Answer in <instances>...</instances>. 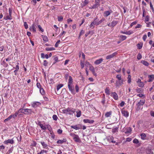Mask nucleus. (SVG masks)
<instances>
[{"instance_id":"1","label":"nucleus","mask_w":154,"mask_h":154,"mask_svg":"<svg viewBox=\"0 0 154 154\" xmlns=\"http://www.w3.org/2000/svg\"><path fill=\"white\" fill-rule=\"evenodd\" d=\"M73 82V80L72 77L71 76H69L68 83V87L69 90L72 93H73L74 92V86L72 85Z\"/></svg>"},{"instance_id":"2","label":"nucleus","mask_w":154,"mask_h":154,"mask_svg":"<svg viewBox=\"0 0 154 154\" xmlns=\"http://www.w3.org/2000/svg\"><path fill=\"white\" fill-rule=\"evenodd\" d=\"M63 113L69 115L73 114L75 111V109L71 108H68L62 110Z\"/></svg>"},{"instance_id":"3","label":"nucleus","mask_w":154,"mask_h":154,"mask_svg":"<svg viewBox=\"0 0 154 154\" xmlns=\"http://www.w3.org/2000/svg\"><path fill=\"white\" fill-rule=\"evenodd\" d=\"M18 112L19 113H23L26 115H29L32 113V111L31 109H20L18 110Z\"/></svg>"},{"instance_id":"4","label":"nucleus","mask_w":154,"mask_h":154,"mask_svg":"<svg viewBox=\"0 0 154 154\" xmlns=\"http://www.w3.org/2000/svg\"><path fill=\"white\" fill-rule=\"evenodd\" d=\"M3 143L4 144L6 145H8V143L13 144L14 143V141L13 138L12 139H8L5 141Z\"/></svg>"},{"instance_id":"5","label":"nucleus","mask_w":154,"mask_h":154,"mask_svg":"<svg viewBox=\"0 0 154 154\" xmlns=\"http://www.w3.org/2000/svg\"><path fill=\"white\" fill-rule=\"evenodd\" d=\"M117 54V52H115L107 56L106 57V59L108 60L113 58L114 57L116 56Z\"/></svg>"},{"instance_id":"6","label":"nucleus","mask_w":154,"mask_h":154,"mask_svg":"<svg viewBox=\"0 0 154 154\" xmlns=\"http://www.w3.org/2000/svg\"><path fill=\"white\" fill-rule=\"evenodd\" d=\"M123 84L122 80H118L116 81L115 83L116 86V87H119Z\"/></svg>"},{"instance_id":"7","label":"nucleus","mask_w":154,"mask_h":154,"mask_svg":"<svg viewBox=\"0 0 154 154\" xmlns=\"http://www.w3.org/2000/svg\"><path fill=\"white\" fill-rule=\"evenodd\" d=\"M111 96L113 97V98L116 100L118 99V97L117 94L115 92H112L111 93Z\"/></svg>"},{"instance_id":"8","label":"nucleus","mask_w":154,"mask_h":154,"mask_svg":"<svg viewBox=\"0 0 154 154\" xmlns=\"http://www.w3.org/2000/svg\"><path fill=\"white\" fill-rule=\"evenodd\" d=\"M122 113L124 116L127 117L129 116V113L127 111H125L123 109L122 110Z\"/></svg>"},{"instance_id":"9","label":"nucleus","mask_w":154,"mask_h":154,"mask_svg":"<svg viewBox=\"0 0 154 154\" xmlns=\"http://www.w3.org/2000/svg\"><path fill=\"white\" fill-rule=\"evenodd\" d=\"M99 20L97 19V18H95L94 20V21L92 22L90 24V27H92V26H93L94 25H96V26H97V22Z\"/></svg>"},{"instance_id":"10","label":"nucleus","mask_w":154,"mask_h":154,"mask_svg":"<svg viewBox=\"0 0 154 154\" xmlns=\"http://www.w3.org/2000/svg\"><path fill=\"white\" fill-rule=\"evenodd\" d=\"M131 128L130 127L126 128L124 130L126 134L131 133Z\"/></svg>"},{"instance_id":"11","label":"nucleus","mask_w":154,"mask_h":154,"mask_svg":"<svg viewBox=\"0 0 154 154\" xmlns=\"http://www.w3.org/2000/svg\"><path fill=\"white\" fill-rule=\"evenodd\" d=\"M112 12V11L111 10L110 11H105L104 13L103 14L104 15V16L105 17H107L108 16L110 15L111 13Z\"/></svg>"},{"instance_id":"12","label":"nucleus","mask_w":154,"mask_h":154,"mask_svg":"<svg viewBox=\"0 0 154 154\" xmlns=\"http://www.w3.org/2000/svg\"><path fill=\"white\" fill-rule=\"evenodd\" d=\"M29 29L31 31H32L34 32H36V30L35 27V23H33L32 26L30 27Z\"/></svg>"},{"instance_id":"13","label":"nucleus","mask_w":154,"mask_h":154,"mask_svg":"<svg viewBox=\"0 0 154 154\" xmlns=\"http://www.w3.org/2000/svg\"><path fill=\"white\" fill-rule=\"evenodd\" d=\"M95 2V4L93 5V6L91 7H89V8L90 9H94L96 8H97L98 6H99L100 5V4H98V2H97V1H96V2Z\"/></svg>"},{"instance_id":"14","label":"nucleus","mask_w":154,"mask_h":154,"mask_svg":"<svg viewBox=\"0 0 154 154\" xmlns=\"http://www.w3.org/2000/svg\"><path fill=\"white\" fill-rule=\"evenodd\" d=\"M103 60L102 58L97 60L94 62V64L96 65H98L101 63Z\"/></svg>"},{"instance_id":"15","label":"nucleus","mask_w":154,"mask_h":154,"mask_svg":"<svg viewBox=\"0 0 154 154\" xmlns=\"http://www.w3.org/2000/svg\"><path fill=\"white\" fill-rule=\"evenodd\" d=\"M41 103L40 102H33L32 104V106L33 107H36L37 106L40 105Z\"/></svg>"},{"instance_id":"16","label":"nucleus","mask_w":154,"mask_h":154,"mask_svg":"<svg viewBox=\"0 0 154 154\" xmlns=\"http://www.w3.org/2000/svg\"><path fill=\"white\" fill-rule=\"evenodd\" d=\"M83 122L85 123H88L92 124L94 122V121L93 120H90L88 119H84L83 120Z\"/></svg>"},{"instance_id":"17","label":"nucleus","mask_w":154,"mask_h":154,"mask_svg":"<svg viewBox=\"0 0 154 154\" xmlns=\"http://www.w3.org/2000/svg\"><path fill=\"white\" fill-rule=\"evenodd\" d=\"M66 140L65 138L63 139L62 140H59L57 141V144H62L63 143L66 142Z\"/></svg>"},{"instance_id":"18","label":"nucleus","mask_w":154,"mask_h":154,"mask_svg":"<svg viewBox=\"0 0 154 154\" xmlns=\"http://www.w3.org/2000/svg\"><path fill=\"white\" fill-rule=\"evenodd\" d=\"M73 139L74 141L76 142H80V141L79 136L77 135H76V136H75Z\"/></svg>"},{"instance_id":"19","label":"nucleus","mask_w":154,"mask_h":154,"mask_svg":"<svg viewBox=\"0 0 154 154\" xmlns=\"http://www.w3.org/2000/svg\"><path fill=\"white\" fill-rule=\"evenodd\" d=\"M88 2H89L88 0H85L84 2L81 4L82 7L83 8V7L85 6L88 4Z\"/></svg>"},{"instance_id":"20","label":"nucleus","mask_w":154,"mask_h":154,"mask_svg":"<svg viewBox=\"0 0 154 154\" xmlns=\"http://www.w3.org/2000/svg\"><path fill=\"white\" fill-rule=\"evenodd\" d=\"M121 32L122 33L126 34L127 35H130L131 34L133 33L132 32H131L130 31H126V32H123L122 31Z\"/></svg>"},{"instance_id":"21","label":"nucleus","mask_w":154,"mask_h":154,"mask_svg":"<svg viewBox=\"0 0 154 154\" xmlns=\"http://www.w3.org/2000/svg\"><path fill=\"white\" fill-rule=\"evenodd\" d=\"M112 112L111 111H110L109 112H107L105 114V116L106 117H108L112 114Z\"/></svg>"},{"instance_id":"22","label":"nucleus","mask_w":154,"mask_h":154,"mask_svg":"<svg viewBox=\"0 0 154 154\" xmlns=\"http://www.w3.org/2000/svg\"><path fill=\"white\" fill-rule=\"evenodd\" d=\"M141 63L146 66H148L149 65V63L147 62L144 60H141Z\"/></svg>"},{"instance_id":"23","label":"nucleus","mask_w":154,"mask_h":154,"mask_svg":"<svg viewBox=\"0 0 154 154\" xmlns=\"http://www.w3.org/2000/svg\"><path fill=\"white\" fill-rule=\"evenodd\" d=\"M140 135L142 139L143 140H144L146 139L145 137L146 136V135L145 133H142L140 134Z\"/></svg>"},{"instance_id":"24","label":"nucleus","mask_w":154,"mask_h":154,"mask_svg":"<svg viewBox=\"0 0 154 154\" xmlns=\"http://www.w3.org/2000/svg\"><path fill=\"white\" fill-rule=\"evenodd\" d=\"M71 127L72 128H73L76 130H79L81 128V127H77V125H75L74 126H71Z\"/></svg>"},{"instance_id":"25","label":"nucleus","mask_w":154,"mask_h":154,"mask_svg":"<svg viewBox=\"0 0 154 154\" xmlns=\"http://www.w3.org/2000/svg\"><path fill=\"white\" fill-rule=\"evenodd\" d=\"M90 65V70L93 73H94L95 70L94 67L92 66L91 65Z\"/></svg>"},{"instance_id":"26","label":"nucleus","mask_w":154,"mask_h":154,"mask_svg":"<svg viewBox=\"0 0 154 154\" xmlns=\"http://www.w3.org/2000/svg\"><path fill=\"white\" fill-rule=\"evenodd\" d=\"M11 15L9 14L7 16L5 17H4V19L5 20H10L12 19Z\"/></svg>"},{"instance_id":"27","label":"nucleus","mask_w":154,"mask_h":154,"mask_svg":"<svg viewBox=\"0 0 154 154\" xmlns=\"http://www.w3.org/2000/svg\"><path fill=\"white\" fill-rule=\"evenodd\" d=\"M137 47L139 49H140L142 48L143 46V44L142 43H138L137 45Z\"/></svg>"},{"instance_id":"28","label":"nucleus","mask_w":154,"mask_h":154,"mask_svg":"<svg viewBox=\"0 0 154 154\" xmlns=\"http://www.w3.org/2000/svg\"><path fill=\"white\" fill-rule=\"evenodd\" d=\"M118 23V22L116 21H113L111 23V24L112 25V27H114L115 26H116L117 23Z\"/></svg>"},{"instance_id":"29","label":"nucleus","mask_w":154,"mask_h":154,"mask_svg":"<svg viewBox=\"0 0 154 154\" xmlns=\"http://www.w3.org/2000/svg\"><path fill=\"white\" fill-rule=\"evenodd\" d=\"M41 143L43 146V148H46L47 147V145L44 142H41Z\"/></svg>"},{"instance_id":"30","label":"nucleus","mask_w":154,"mask_h":154,"mask_svg":"<svg viewBox=\"0 0 154 154\" xmlns=\"http://www.w3.org/2000/svg\"><path fill=\"white\" fill-rule=\"evenodd\" d=\"M42 38L43 40L45 42H47L48 41V38L45 35H42Z\"/></svg>"},{"instance_id":"31","label":"nucleus","mask_w":154,"mask_h":154,"mask_svg":"<svg viewBox=\"0 0 154 154\" xmlns=\"http://www.w3.org/2000/svg\"><path fill=\"white\" fill-rule=\"evenodd\" d=\"M55 50V48L53 47H51V48H47L45 50L46 51H53Z\"/></svg>"},{"instance_id":"32","label":"nucleus","mask_w":154,"mask_h":154,"mask_svg":"<svg viewBox=\"0 0 154 154\" xmlns=\"http://www.w3.org/2000/svg\"><path fill=\"white\" fill-rule=\"evenodd\" d=\"M105 20V19L104 18H102L101 20L99 21H98L97 23V25H99L100 23H101L103 22Z\"/></svg>"},{"instance_id":"33","label":"nucleus","mask_w":154,"mask_h":154,"mask_svg":"<svg viewBox=\"0 0 154 154\" xmlns=\"http://www.w3.org/2000/svg\"><path fill=\"white\" fill-rule=\"evenodd\" d=\"M63 86V85L62 84H61L60 85H58L57 87V91H58Z\"/></svg>"},{"instance_id":"34","label":"nucleus","mask_w":154,"mask_h":154,"mask_svg":"<svg viewBox=\"0 0 154 154\" xmlns=\"http://www.w3.org/2000/svg\"><path fill=\"white\" fill-rule=\"evenodd\" d=\"M116 78L118 79V80H122L121 75L120 74H118L116 76Z\"/></svg>"},{"instance_id":"35","label":"nucleus","mask_w":154,"mask_h":154,"mask_svg":"<svg viewBox=\"0 0 154 154\" xmlns=\"http://www.w3.org/2000/svg\"><path fill=\"white\" fill-rule=\"evenodd\" d=\"M120 37L121 38V39L122 41H123V40H125V39H126V38H127L126 36L123 35H121L120 36Z\"/></svg>"},{"instance_id":"36","label":"nucleus","mask_w":154,"mask_h":154,"mask_svg":"<svg viewBox=\"0 0 154 154\" xmlns=\"http://www.w3.org/2000/svg\"><path fill=\"white\" fill-rule=\"evenodd\" d=\"M142 105L141 104V103L140 102H138L137 104V109L139 110L140 108V106Z\"/></svg>"},{"instance_id":"37","label":"nucleus","mask_w":154,"mask_h":154,"mask_svg":"<svg viewBox=\"0 0 154 154\" xmlns=\"http://www.w3.org/2000/svg\"><path fill=\"white\" fill-rule=\"evenodd\" d=\"M118 129V128L117 127L112 129V132L113 133H114L117 132Z\"/></svg>"},{"instance_id":"38","label":"nucleus","mask_w":154,"mask_h":154,"mask_svg":"<svg viewBox=\"0 0 154 154\" xmlns=\"http://www.w3.org/2000/svg\"><path fill=\"white\" fill-rule=\"evenodd\" d=\"M81 115V111L79 110L78 112L77 111L76 116L77 117H79Z\"/></svg>"},{"instance_id":"39","label":"nucleus","mask_w":154,"mask_h":154,"mask_svg":"<svg viewBox=\"0 0 154 154\" xmlns=\"http://www.w3.org/2000/svg\"><path fill=\"white\" fill-rule=\"evenodd\" d=\"M40 89V91L42 94H44L45 93V91L43 88H41Z\"/></svg>"},{"instance_id":"40","label":"nucleus","mask_w":154,"mask_h":154,"mask_svg":"<svg viewBox=\"0 0 154 154\" xmlns=\"http://www.w3.org/2000/svg\"><path fill=\"white\" fill-rule=\"evenodd\" d=\"M12 115H10L8 118L5 119V120L4 122H5L6 121H8L10 120L12 118Z\"/></svg>"},{"instance_id":"41","label":"nucleus","mask_w":154,"mask_h":154,"mask_svg":"<svg viewBox=\"0 0 154 154\" xmlns=\"http://www.w3.org/2000/svg\"><path fill=\"white\" fill-rule=\"evenodd\" d=\"M138 84V86L139 87H143L144 85V84L143 83V82H140V83H139Z\"/></svg>"},{"instance_id":"42","label":"nucleus","mask_w":154,"mask_h":154,"mask_svg":"<svg viewBox=\"0 0 154 154\" xmlns=\"http://www.w3.org/2000/svg\"><path fill=\"white\" fill-rule=\"evenodd\" d=\"M105 93L109 95V89L107 88H106L105 90Z\"/></svg>"},{"instance_id":"43","label":"nucleus","mask_w":154,"mask_h":154,"mask_svg":"<svg viewBox=\"0 0 154 154\" xmlns=\"http://www.w3.org/2000/svg\"><path fill=\"white\" fill-rule=\"evenodd\" d=\"M19 113V112H18V111L17 112H16L13 115H12V117L14 118H15V117H16L17 115H18V113Z\"/></svg>"},{"instance_id":"44","label":"nucleus","mask_w":154,"mask_h":154,"mask_svg":"<svg viewBox=\"0 0 154 154\" xmlns=\"http://www.w3.org/2000/svg\"><path fill=\"white\" fill-rule=\"evenodd\" d=\"M58 21H61L63 20V17L62 16H60L58 18Z\"/></svg>"},{"instance_id":"45","label":"nucleus","mask_w":154,"mask_h":154,"mask_svg":"<svg viewBox=\"0 0 154 154\" xmlns=\"http://www.w3.org/2000/svg\"><path fill=\"white\" fill-rule=\"evenodd\" d=\"M40 126L42 129L43 130H45L46 129V128L45 126L43 125H40Z\"/></svg>"},{"instance_id":"46","label":"nucleus","mask_w":154,"mask_h":154,"mask_svg":"<svg viewBox=\"0 0 154 154\" xmlns=\"http://www.w3.org/2000/svg\"><path fill=\"white\" fill-rule=\"evenodd\" d=\"M142 57L141 54L139 53L137 56V58L138 60H139L142 58Z\"/></svg>"},{"instance_id":"47","label":"nucleus","mask_w":154,"mask_h":154,"mask_svg":"<svg viewBox=\"0 0 154 154\" xmlns=\"http://www.w3.org/2000/svg\"><path fill=\"white\" fill-rule=\"evenodd\" d=\"M38 27L39 29V30L41 31L42 32H44V29L42 28L41 26L40 25H38Z\"/></svg>"},{"instance_id":"48","label":"nucleus","mask_w":154,"mask_h":154,"mask_svg":"<svg viewBox=\"0 0 154 154\" xmlns=\"http://www.w3.org/2000/svg\"><path fill=\"white\" fill-rule=\"evenodd\" d=\"M85 33V31H84L83 30H82L81 32H80V34L79 35V38H80V36L83 34Z\"/></svg>"},{"instance_id":"49","label":"nucleus","mask_w":154,"mask_h":154,"mask_svg":"<svg viewBox=\"0 0 154 154\" xmlns=\"http://www.w3.org/2000/svg\"><path fill=\"white\" fill-rule=\"evenodd\" d=\"M133 142L136 144H137L139 143V141L138 140L135 138L133 140Z\"/></svg>"},{"instance_id":"50","label":"nucleus","mask_w":154,"mask_h":154,"mask_svg":"<svg viewBox=\"0 0 154 154\" xmlns=\"http://www.w3.org/2000/svg\"><path fill=\"white\" fill-rule=\"evenodd\" d=\"M150 5L151 8L152 10V11L153 12H154V9L153 8V5L152 4V3L151 2H150Z\"/></svg>"},{"instance_id":"51","label":"nucleus","mask_w":154,"mask_h":154,"mask_svg":"<svg viewBox=\"0 0 154 154\" xmlns=\"http://www.w3.org/2000/svg\"><path fill=\"white\" fill-rule=\"evenodd\" d=\"M60 42V40H58L57 42L56 43L55 46V47L57 48L58 46V44Z\"/></svg>"},{"instance_id":"52","label":"nucleus","mask_w":154,"mask_h":154,"mask_svg":"<svg viewBox=\"0 0 154 154\" xmlns=\"http://www.w3.org/2000/svg\"><path fill=\"white\" fill-rule=\"evenodd\" d=\"M47 152V151L44 150H41V152L38 153L37 154H42L44 153V152L46 153Z\"/></svg>"},{"instance_id":"53","label":"nucleus","mask_w":154,"mask_h":154,"mask_svg":"<svg viewBox=\"0 0 154 154\" xmlns=\"http://www.w3.org/2000/svg\"><path fill=\"white\" fill-rule=\"evenodd\" d=\"M54 59L55 61V62L53 64L55 63L56 62L58 61V57H54Z\"/></svg>"},{"instance_id":"54","label":"nucleus","mask_w":154,"mask_h":154,"mask_svg":"<svg viewBox=\"0 0 154 154\" xmlns=\"http://www.w3.org/2000/svg\"><path fill=\"white\" fill-rule=\"evenodd\" d=\"M53 118L54 120H57L58 118L57 116L55 115H54L53 116Z\"/></svg>"},{"instance_id":"55","label":"nucleus","mask_w":154,"mask_h":154,"mask_svg":"<svg viewBox=\"0 0 154 154\" xmlns=\"http://www.w3.org/2000/svg\"><path fill=\"white\" fill-rule=\"evenodd\" d=\"M37 87L39 89L41 88L42 86L40 83L38 82L36 84Z\"/></svg>"},{"instance_id":"56","label":"nucleus","mask_w":154,"mask_h":154,"mask_svg":"<svg viewBox=\"0 0 154 154\" xmlns=\"http://www.w3.org/2000/svg\"><path fill=\"white\" fill-rule=\"evenodd\" d=\"M24 26L25 29H27L28 27V25H27L26 22H24Z\"/></svg>"},{"instance_id":"57","label":"nucleus","mask_w":154,"mask_h":154,"mask_svg":"<svg viewBox=\"0 0 154 154\" xmlns=\"http://www.w3.org/2000/svg\"><path fill=\"white\" fill-rule=\"evenodd\" d=\"M148 78L149 79H154V75H150L148 76Z\"/></svg>"},{"instance_id":"58","label":"nucleus","mask_w":154,"mask_h":154,"mask_svg":"<svg viewBox=\"0 0 154 154\" xmlns=\"http://www.w3.org/2000/svg\"><path fill=\"white\" fill-rule=\"evenodd\" d=\"M113 139V137L112 136L109 137L108 138V140L109 141V142H111L112 140Z\"/></svg>"},{"instance_id":"59","label":"nucleus","mask_w":154,"mask_h":154,"mask_svg":"<svg viewBox=\"0 0 154 154\" xmlns=\"http://www.w3.org/2000/svg\"><path fill=\"white\" fill-rule=\"evenodd\" d=\"M70 135L73 137V138L76 135V134H75L74 133H71L70 134Z\"/></svg>"},{"instance_id":"60","label":"nucleus","mask_w":154,"mask_h":154,"mask_svg":"<svg viewBox=\"0 0 154 154\" xmlns=\"http://www.w3.org/2000/svg\"><path fill=\"white\" fill-rule=\"evenodd\" d=\"M75 89L76 92H78L79 90V88L77 85H76L75 86Z\"/></svg>"},{"instance_id":"61","label":"nucleus","mask_w":154,"mask_h":154,"mask_svg":"<svg viewBox=\"0 0 154 154\" xmlns=\"http://www.w3.org/2000/svg\"><path fill=\"white\" fill-rule=\"evenodd\" d=\"M8 10L9 12V14L11 15L12 11V9L11 8H9Z\"/></svg>"},{"instance_id":"62","label":"nucleus","mask_w":154,"mask_h":154,"mask_svg":"<svg viewBox=\"0 0 154 154\" xmlns=\"http://www.w3.org/2000/svg\"><path fill=\"white\" fill-rule=\"evenodd\" d=\"M125 104V102L123 101H122L120 104V105L121 107H123L124 105Z\"/></svg>"},{"instance_id":"63","label":"nucleus","mask_w":154,"mask_h":154,"mask_svg":"<svg viewBox=\"0 0 154 154\" xmlns=\"http://www.w3.org/2000/svg\"><path fill=\"white\" fill-rule=\"evenodd\" d=\"M137 23V22L136 21H134V22H132L130 24V26L131 27H132L134 25L136 24Z\"/></svg>"},{"instance_id":"64","label":"nucleus","mask_w":154,"mask_h":154,"mask_svg":"<svg viewBox=\"0 0 154 154\" xmlns=\"http://www.w3.org/2000/svg\"><path fill=\"white\" fill-rule=\"evenodd\" d=\"M14 68H15L16 70H17L18 71L19 69V65H17L16 66V67H14Z\"/></svg>"}]
</instances>
